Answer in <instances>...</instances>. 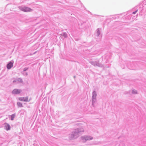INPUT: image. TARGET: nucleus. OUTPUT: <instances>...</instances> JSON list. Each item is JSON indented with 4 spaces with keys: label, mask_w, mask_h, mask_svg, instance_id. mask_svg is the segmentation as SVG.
I'll return each instance as SVG.
<instances>
[{
    "label": "nucleus",
    "mask_w": 146,
    "mask_h": 146,
    "mask_svg": "<svg viewBox=\"0 0 146 146\" xmlns=\"http://www.w3.org/2000/svg\"><path fill=\"white\" fill-rule=\"evenodd\" d=\"M20 9L24 12H29L32 10L30 8L25 7H21Z\"/></svg>",
    "instance_id": "1"
},
{
    "label": "nucleus",
    "mask_w": 146,
    "mask_h": 146,
    "mask_svg": "<svg viewBox=\"0 0 146 146\" xmlns=\"http://www.w3.org/2000/svg\"><path fill=\"white\" fill-rule=\"evenodd\" d=\"M21 92V90L15 89L12 91V93L14 94H19Z\"/></svg>",
    "instance_id": "2"
},
{
    "label": "nucleus",
    "mask_w": 146,
    "mask_h": 146,
    "mask_svg": "<svg viewBox=\"0 0 146 146\" xmlns=\"http://www.w3.org/2000/svg\"><path fill=\"white\" fill-rule=\"evenodd\" d=\"M19 100L22 101L27 102L28 101V99L27 97H20L19 98Z\"/></svg>",
    "instance_id": "3"
},
{
    "label": "nucleus",
    "mask_w": 146,
    "mask_h": 146,
    "mask_svg": "<svg viewBox=\"0 0 146 146\" xmlns=\"http://www.w3.org/2000/svg\"><path fill=\"white\" fill-rule=\"evenodd\" d=\"M5 125V129L7 130H8L10 129V127L9 125L7 123H5L4 124Z\"/></svg>",
    "instance_id": "4"
},
{
    "label": "nucleus",
    "mask_w": 146,
    "mask_h": 146,
    "mask_svg": "<svg viewBox=\"0 0 146 146\" xmlns=\"http://www.w3.org/2000/svg\"><path fill=\"white\" fill-rule=\"evenodd\" d=\"M13 66V64L12 63L10 62L7 65V67L8 69H10Z\"/></svg>",
    "instance_id": "5"
},
{
    "label": "nucleus",
    "mask_w": 146,
    "mask_h": 146,
    "mask_svg": "<svg viewBox=\"0 0 146 146\" xmlns=\"http://www.w3.org/2000/svg\"><path fill=\"white\" fill-rule=\"evenodd\" d=\"M96 94L95 92H93V98L95 99L96 97Z\"/></svg>",
    "instance_id": "6"
},
{
    "label": "nucleus",
    "mask_w": 146,
    "mask_h": 146,
    "mask_svg": "<svg viewBox=\"0 0 146 146\" xmlns=\"http://www.w3.org/2000/svg\"><path fill=\"white\" fill-rule=\"evenodd\" d=\"M17 104L19 107H22L23 106L22 104L20 102H18Z\"/></svg>",
    "instance_id": "7"
},
{
    "label": "nucleus",
    "mask_w": 146,
    "mask_h": 146,
    "mask_svg": "<svg viewBox=\"0 0 146 146\" xmlns=\"http://www.w3.org/2000/svg\"><path fill=\"white\" fill-rule=\"evenodd\" d=\"M15 114H13L11 115V120H13L14 118L15 117Z\"/></svg>",
    "instance_id": "8"
},
{
    "label": "nucleus",
    "mask_w": 146,
    "mask_h": 146,
    "mask_svg": "<svg viewBox=\"0 0 146 146\" xmlns=\"http://www.w3.org/2000/svg\"><path fill=\"white\" fill-rule=\"evenodd\" d=\"M82 139L83 140V141H84V139L85 140H88V137H83Z\"/></svg>",
    "instance_id": "9"
},
{
    "label": "nucleus",
    "mask_w": 146,
    "mask_h": 146,
    "mask_svg": "<svg viewBox=\"0 0 146 146\" xmlns=\"http://www.w3.org/2000/svg\"><path fill=\"white\" fill-rule=\"evenodd\" d=\"M133 93L134 94H136L137 93V91L135 90H133Z\"/></svg>",
    "instance_id": "10"
},
{
    "label": "nucleus",
    "mask_w": 146,
    "mask_h": 146,
    "mask_svg": "<svg viewBox=\"0 0 146 146\" xmlns=\"http://www.w3.org/2000/svg\"><path fill=\"white\" fill-rule=\"evenodd\" d=\"M137 10L136 11H135V12H133V14H135L137 12Z\"/></svg>",
    "instance_id": "11"
},
{
    "label": "nucleus",
    "mask_w": 146,
    "mask_h": 146,
    "mask_svg": "<svg viewBox=\"0 0 146 146\" xmlns=\"http://www.w3.org/2000/svg\"><path fill=\"white\" fill-rule=\"evenodd\" d=\"M97 33L98 34V35H99V33H100V31H97Z\"/></svg>",
    "instance_id": "12"
},
{
    "label": "nucleus",
    "mask_w": 146,
    "mask_h": 146,
    "mask_svg": "<svg viewBox=\"0 0 146 146\" xmlns=\"http://www.w3.org/2000/svg\"><path fill=\"white\" fill-rule=\"evenodd\" d=\"M26 70V69H25V70H24V71H25Z\"/></svg>",
    "instance_id": "13"
}]
</instances>
